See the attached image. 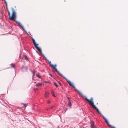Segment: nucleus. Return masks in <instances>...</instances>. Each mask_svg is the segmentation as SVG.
Masks as SVG:
<instances>
[{"instance_id":"obj_1","label":"nucleus","mask_w":128,"mask_h":128,"mask_svg":"<svg viewBox=\"0 0 128 128\" xmlns=\"http://www.w3.org/2000/svg\"><path fill=\"white\" fill-rule=\"evenodd\" d=\"M57 66V65H53V64H50V66H52V67L58 73L60 76H62L66 80V81H67V82H68V84H69L70 86H72L74 88H76V87L75 86H74V85L71 82V81L68 79H67V78H66L64 77L61 74V73H60V72L58 71L57 70L56 68V67Z\"/></svg>"},{"instance_id":"obj_2","label":"nucleus","mask_w":128,"mask_h":128,"mask_svg":"<svg viewBox=\"0 0 128 128\" xmlns=\"http://www.w3.org/2000/svg\"><path fill=\"white\" fill-rule=\"evenodd\" d=\"M12 16H11L10 13L9 11L8 10V15L9 16V19L10 20H12L16 21V12L14 8H12Z\"/></svg>"},{"instance_id":"obj_3","label":"nucleus","mask_w":128,"mask_h":128,"mask_svg":"<svg viewBox=\"0 0 128 128\" xmlns=\"http://www.w3.org/2000/svg\"><path fill=\"white\" fill-rule=\"evenodd\" d=\"M85 99L87 101L89 102L90 105L93 108L96 110V111L98 113L100 114H101L100 111L98 110V109L94 105L93 98H91L90 100L88 99L86 97L85 98Z\"/></svg>"},{"instance_id":"obj_4","label":"nucleus","mask_w":128,"mask_h":128,"mask_svg":"<svg viewBox=\"0 0 128 128\" xmlns=\"http://www.w3.org/2000/svg\"><path fill=\"white\" fill-rule=\"evenodd\" d=\"M32 41L34 45V46L37 49V50H38L39 52L41 54H42V50L39 48L38 46V44H36L35 40L32 37Z\"/></svg>"},{"instance_id":"obj_5","label":"nucleus","mask_w":128,"mask_h":128,"mask_svg":"<svg viewBox=\"0 0 128 128\" xmlns=\"http://www.w3.org/2000/svg\"><path fill=\"white\" fill-rule=\"evenodd\" d=\"M102 115L103 118L104 120L106 123L107 124V126L108 127H111L112 128H115L114 127L112 126H111L110 124L109 123V122H108V120L106 119V118L105 117H104L103 115Z\"/></svg>"},{"instance_id":"obj_6","label":"nucleus","mask_w":128,"mask_h":128,"mask_svg":"<svg viewBox=\"0 0 128 128\" xmlns=\"http://www.w3.org/2000/svg\"><path fill=\"white\" fill-rule=\"evenodd\" d=\"M91 128H96V126L94 125V121H92L91 125Z\"/></svg>"},{"instance_id":"obj_7","label":"nucleus","mask_w":128,"mask_h":128,"mask_svg":"<svg viewBox=\"0 0 128 128\" xmlns=\"http://www.w3.org/2000/svg\"><path fill=\"white\" fill-rule=\"evenodd\" d=\"M16 22L17 24H18L19 26L21 27L23 29L24 28V27L20 22L18 21H16Z\"/></svg>"},{"instance_id":"obj_8","label":"nucleus","mask_w":128,"mask_h":128,"mask_svg":"<svg viewBox=\"0 0 128 128\" xmlns=\"http://www.w3.org/2000/svg\"><path fill=\"white\" fill-rule=\"evenodd\" d=\"M50 93L48 92H46L44 94V96L45 98L48 97V95Z\"/></svg>"},{"instance_id":"obj_9","label":"nucleus","mask_w":128,"mask_h":128,"mask_svg":"<svg viewBox=\"0 0 128 128\" xmlns=\"http://www.w3.org/2000/svg\"><path fill=\"white\" fill-rule=\"evenodd\" d=\"M42 84L40 83H38L36 85V86L38 87V86H41Z\"/></svg>"},{"instance_id":"obj_10","label":"nucleus","mask_w":128,"mask_h":128,"mask_svg":"<svg viewBox=\"0 0 128 128\" xmlns=\"http://www.w3.org/2000/svg\"><path fill=\"white\" fill-rule=\"evenodd\" d=\"M71 104H72V103L70 101L68 103V106L70 108L72 106Z\"/></svg>"},{"instance_id":"obj_11","label":"nucleus","mask_w":128,"mask_h":128,"mask_svg":"<svg viewBox=\"0 0 128 128\" xmlns=\"http://www.w3.org/2000/svg\"><path fill=\"white\" fill-rule=\"evenodd\" d=\"M36 76L37 77H38L39 78H41V76L39 74H36Z\"/></svg>"},{"instance_id":"obj_12","label":"nucleus","mask_w":128,"mask_h":128,"mask_svg":"<svg viewBox=\"0 0 128 128\" xmlns=\"http://www.w3.org/2000/svg\"><path fill=\"white\" fill-rule=\"evenodd\" d=\"M10 65L11 66L12 68H14L15 66V64H12Z\"/></svg>"},{"instance_id":"obj_13","label":"nucleus","mask_w":128,"mask_h":128,"mask_svg":"<svg viewBox=\"0 0 128 128\" xmlns=\"http://www.w3.org/2000/svg\"><path fill=\"white\" fill-rule=\"evenodd\" d=\"M51 93L52 94V96L54 97H56V96L54 94V92L53 91H52Z\"/></svg>"},{"instance_id":"obj_14","label":"nucleus","mask_w":128,"mask_h":128,"mask_svg":"<svg viewBox=\"0 0 128 128\" xmlns=\"http://www.w3.org/2000/svg\"><path fill=\"white\" fill-rule=\"evenodd\" d=\"M54 85L55 86H56L57 87H58V85L56 83H54Z\"/></svg>"},{"instance_id":"obj_15","label":"nucleus","mask_w":128,"mask_h":128,"mask_svg":"<svg viewBox=\"0 0 128 128\" xmlns=\"http://www.w3.org/2000/svg\"><path fill=\"white\" fill-rule=\"evenodd\" d=\"M23 104L24 106L25 107V108H26V106H26V104Z\"/></svg>"},{"instance_id":"obj_16","label":"nucleus","mask_w":128,"mask_h":128,"mask_svg":"<svg viewBox=\"0 0 128 128\" xmlns=\"http://www.w3.org/2000/svg\"><path fill=\"white\" fill-rule=\"evenodd\" d=\"M67 98L69 102L70 101V99L68 97H67Z\"/></svg>"},{"instance_id":"obj_17","label":"nucleus","mask_w":128,"mask_h":128,"mask_svg":"<svg viewBox=\"0 0 128 128\" xmlns=\"http://www.w3.org/2000/svg\"><path fill=\"white\" fill-rule=\"evenodd\" d=\"M58 84L60 86H61V84L60 82H59Z\"/></svg>"},{"instance_id":"obj_18","label":"nucleus","mask_w":128,"mask_h":128,"mask_svg":"<svg viewBox=\"0 0 128 128\" xmlns=\"http://www.w3.org/2000/svg\"><path fill=\"white\" fill-rule=\"evenodd\" d=\"M54 108V107L53 106H52V107H51V108H50V109H52Z\"/></svg>"},{"instance_id":"obj_19","label":"nucleus","mask_w":128,"mask_h":128,"mask_svg":"<svg viewBox=\"0 0 128 128\" xmlns=\"http://www.w3.org/2000/svg\"><path fill=\"white\" fill-rule=\"evenodd\" d=\"M25 58H26V59H28V58H27V56H25Z\"/></svg>"},{"instance_id":"obj_20","label":"nucleus","mask_w":128,"mask_h":128,"mask_svg":"<svg viewBox=\"0 0 128 128\" xmlns=\"http://www.w3.org/2000/svg\"><path fill=\"white\" fill-rule=\"evenodd\" d=\"M50 102V100H48V104H49Z\"/></svg>"},{"instance_id":"obj_21","label":"nucleus","mask_w":128,"mask_h":128,"mask_svg":"<svg viewBox=\"0 0 128 128\" xmlns=\"http://www.w3.org/2000/svg\"><path fill=\"white\" fill-rule=\"evenodd\" d=\"M49 64H50H50H51V62H49Z\"/></svg>"},{"instance_id":"obj_22","label":"nucleus","mask_w":128,"mask_h":128,"mask_svg":"<svg viewBox=\"0 0 128 128\" xmlns=\"http://www.w3.org/2000/svg\"><path fill=\"white\" fill-rule=\"evenodd\" d=\"M34 91L35 92H36V90H35V89H34Z\"/></svg>"},{"instance_id":"obj_23","label":"nucleus","mask_w":128,"mask_h":128,"mask_svg":"<svg viewBox=\"0 0 128 128\" xmlns=\"http://www.w3.org/2000/svg\"><path fill=\"white\" fill-rule=\"evenodd\" d=\"M47 110H49V109H47Z\"/></svg>"},{"instance_id":"obj_24","label":"nucleus","mask_w":128,"mask_h":128,"mask_svg":"<svg viewBox=\"0 0 128 128\" xmlns=\"http://www.w3.org/2000/svg\"><path fill=\"white\" fill-rule=\"evenodd\" d=\"M38 90V89H37H37H36V90Z\"/></svg>"},{"instance_id":"obj_25","label":"nucleus","mask_w":128,"mask_h":128,"mask_svg":"<svg viewBox=\"0 0 128 128\" xmlns=\"http://www.w3.org/2000/svg\"><path fill=\"white\" fill-rule=\"evenodd\" d=\"M78 92H80V91H78Z\"/></svg>"}]
</instances>
